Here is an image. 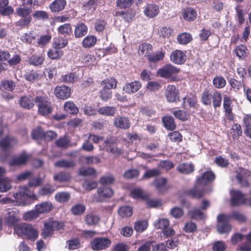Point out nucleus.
I'll list each match as a JSON object with an SVG mask.
<instances>
[{
    "instance_id": "nucleus-59",
    "label": "nucleus",
    "mask_w": 251,
    "mask_h": 251,
    "mask_svg": "<svg viewBox=\"0 0 251 251\" xmlns=\"http://www.w3.org/2000/svg\"><path fill=\"white\" fill-rule=\"evenodd\" d=\"M68 248L70 250H75L79 249L81 246L80 240L78 238H73L66 242Z\"/></svg>"
},
{
    "instance_id": "nucleus-22",
    "label": "nucleus",
    "mask_w": 251,
    "mask_h": 251,
    "mask_svg": "<svg viewBox=\"0 0 251 251\" xmlns=\"http://www.w3.org/2000/svg\"><path fill=\"white\" fill-rule=\"evenodd\" d=\"M152 45L147 43H143L139 46L138 53L140 55L146 57L147 59L150 54L152 53Z\"/></svg>"
},
{
    "instance_id": "nucleus-18",
    "label": "nucleus",
    "mask_w": 251,
    "mask_h": 251,
    "mask_svg": "<svg viewBox=\"0 0 251 251\" xmlns=\"http://www.w3.org/2000/svg\"><path fill=\"white\" fill-rule=\"evenodd\" d=\"M159 13V7L156 4H147L144 8V13L149 18H153L156 17Z\"/></svg>"
},
{
    "instance_id": "nucleus-39",
    "label": "nucleus",
    "mask_w": 251,
    "mask_h": 251,
    "mask_svg": "<svg viewBox=\"0 0 251 251\" xmlns=\"http://www.w3.org/2000/svg\"><path fill=\"white\" fill-rule=\"evenodd\" d=\"M53 228L50 220L45 222L41 235L44 239L51 236L53 234Z\"/></svg>"
},
{
    "instance_id": "nucleus-17",
    "label": "nucleus",
    "mask_w": 251,
    "mask_h": 251,
    "mask_svg": "<svg viewBox=\"0 0 251 251\" xmlns=\"http://www.w3.org/2000/svg\"><path fill=\"white\" fill-rule=\"evenodd\" d=\"M142 87L140 81L135 80L131 82H126L123 88V91L128 94H132L137 92Z\"/></svg>"
},
{
    "instance_id": "nucleus-43",
    "label": "nucleus",
    "mask_w": 251,
    "mask_h": 251,
    "mask_svg": "<svg viewBox=\"0 0 251 251\" xmlns=\"http://www.w3.org/2000/svg\"><path fill=\"white\" fill-rule=\"evenodd\" d=\"M96 60V59L94 55L90 54H85L81 56L80 62L84 66L87 67L95 65Z\"/></svg>"
},
{
    "instance_id": "nucleus-55",
    "label": "nucleus",
    "mask_w": 251,
    "mask_h": 251,
    "mask_svg": "<svg viewBox=\"0 0 251 251\" xmlns=\"http://www.w3.org/2000/svg\"><path fill=\"white\" fill-rule=\"evenodd\" d=\"M133 211L129 206H123L118 209V213L122 218L129 217L132 215Z\"/></svg>"
},
{
    "instance_id": "nucleus-23",
    "label": "nucleus",
    "mask_w": 251,
    "mask_h": 251,
    "mask_svg": "<svg viewBox=\"0 0 251 251\" xmlns=\"http://www.w3.org/2000/svg\"><path fill=\"white\" fill-rule=\"evenodd\" d=\"M100 216L93 212L87 214L84 217V222L88 226H94L98 225L100 221Z\"/></svg>"
},
{
    "instance_id": "nucleus-9",
    "label": "nucleus",
    "mask_w": 251,
    "mask_h": 251,
    "mask_svg": "<svg viewBox=\"0 0 251 251\" xmlns=\"http://www.w3.org/2000/svg\"><path fill=\"white\" fill-rule=\"evenodd\" d=\"M179 72V69L171 64H168L159 69L157 72L158 75L163 78H170L172 75Z\"/></svg>"
},
{
    "instance_id": "nucleus-20",
    "label": "nucleus",
    "mask_w": 251,
    "mask_h": 251,
    "mask_svg": "<svg viewBox=\"0 0 251 251\" xmlns=\"http://www.w3.org/2000/svg\"><path fill=\"white\" fill-rule=\"evenodd\" d=\"M34 100L30 96H23L20 98L18 101L20 106L25 109L32 108L34 106Z\"/></svg>"
},
{
    "instance_id": "nucleus-49",
    "label": "nucleus",
    "mask_w": 251,
    "mask_h": 251,
    "mask_svg": "<svg viewBox=\"0 0 251 251\" xmlns=\"http://www.w3.org/2000/svg\"><path fill=\"white\" fill-rule=\"evenodd\" d=\"M130 196L133 199H141L143 201L148 198V194H145L140 188L133 189L130 192Z\"/></svg>"
},
{
    "instance_id": "nucleus-40",
    "label": "nucleus",
    "mask_w": 251,
    "mask_h": 251,
    "mask_svg": "<svg viewBox=\"0 0 251 251\" xmlns=\"http://www.w3.org/2000/svg\"><path fill=\"white\" fill-rule=\"evenodd\" d=\"M64 109L66 112L72 115H76L79 111L78 108L75 103L71 100L64 103Z\"/></svg>"
},
{
    "instance_id": "nucleus-47",
    "label": "nucleus",
    "mask_w": 251,
    "mask_h": 251,
    "mask_svg": "<svg viewBox=\"0 0 251 251\" xmlns=\"http://www.w3.org/2000/svg\"><path fill=\"white\" fill-rule=\"evenodd\" d=\"M193 39L191 34L188 32H183L177 37L178 43L181 45H186L190 43Z\"/></svg>"
},
{
    "instance_id": "nucleus-32",
    "label": "nucleus",
    "mask_w": 251,
    "mask_h": 251,
    "mask_svg": "<svg viewBox=\"0 0 251 251\" xmlns=\"http://www.w3.org/2000/svg\"><path fill=\"white\" fill-rule=\"evenodd\" d=\"M75 165L76 164L74 160L65 159H60L54 164L55 167L65 169L73 168Z\"/></svg>"
},
{
    "instance_id": "nucleus-48",
    "label": "nucleus",
    "mask_w": 251,
    "mask_h": 251,
    "mask_svg": "<svg viewBox=\"0 0 251 251\" xmlns=\"http://www.w3.org/2000/svg\"><path fill=\"white\" fill-rule=\"evenodd\" d=\"M117 80L115 78L110 77L103 80L101 82V85L103 86V89L110 90L117 87Z\"/></svg>"
},
{
    "instance_id": "nucleus-8",
    "label": "nucleus",
    "mask_w": 251,
    "mask_h": 251,
    "mask_svg": "<svg viewBox=\"0 0 251 251\" xmlns=\"http://www.w3.org/2000/svg\"><path fill=\"white\" fill-rule=\"evenodd\" d=\"M19 213L17 210L8 208L4 217V224L8 226H15L19 221Z\"/></svg>"
},
{
    "instance_id": "nucleus-35",
    "label": "nucleus",
    "mask_w": 251,
    "mask_h": 251,
    "mask_svg": "<svg viewBox=\"0 0 251 251\" xmlns=\"http://www.w3.org/2000/svg\"><path fill=\"white\" fill-rule=\"evenodd\" d=\"M162 123L166 129L173 130L176 128V125L174 118L171 116H166L162 118Z\"/></svg>"
},
{
    "instance_id": "nucleus-26",
    "label": "nucleus",
    "mask_w": 251,
    "mask_h": 251,
    "mask_svg": "<svg viewBox=\"0 0 251 251\" xmlns=\"http://www.w3.org/2000/svg\"><path fill=\"white\" fill-rule=\"evenodd\" d=\"M233 53L240 59H245L249 55L248 50L244 45H240L235 47Z\"/></svg>"
},
{
    "instance_id": "nucleus-4",
    "label": "nucleus",
    "mask_w": 251,
    "mask_h": 251,
    "mask_svg": "<svg viewBox=\"0 0 251 251\" xmlns=\"http://www.w3.org/2000/svg\"><path fill=\"white\" fill-rule=\"evenodd\" d=\"M24 191H19L13 195L15 201L19 205H28L31 203L32 200H37L35 194L33 193H28L29 191L27 186L24 187Z\"/></svg>"
},
{
    "instance_id": "nucleus-33",
    "label": "nucleus",
    "mask_w": 251,
    "mask_h": 251,
    "mask_svg": "<svg viewBox=\"0 0 251 251\" xmlns=\"http://www.w3.org/2000/svg\"><path fill=\"white\" fill-rule=\"evenodd\" d=\"M45 60V56L44 54L37 55L33 54L28 60L29 64L34 66L42 65Z\"/></svg>"
},
{
    "instance_id": "nucleus-37",
    "label": "nucleus",
    "mask_w": 251,
    "mask_h": 251,
    "mask_svg": "<svg viewBox=\"0 0 251 251\" xmlns=\"http://www.w3.org/2000/svg\"><path fill=\"white\" fill-rule=\"evenodd\" d=\"M64 52L60 49H57L52 47L47 52L48 57L51 60H58L63 55Z\"/></svg>"
},
{
    "instance_id": "nucleus-5",
    "label": "nucleus",
    "mask_w": 251,
    "mask_h": 251,
    "mask_svg": "<svg viewBox=\"0 0 251 251\" xmlns=\"http://www.w3.org/2000/svg\"><path fill=\"white\" fill-rule=\"evenodd\" d=\"M230 217L228 215L220 214L217 216V231L220 233H228L231 230V226L229 224Z\"/></svg>"
},
{
    "instance_id": "nucleus-14",
    "label": "nucleus",
    "mask_w": 251,
    "mask_h": 251,
    "mask_svg": "<svg viewBox=\"0 0 251 251\" xmlns=\"http://www.w3.org/2000/svg\"><path fill=\"white\" fill-rule=\"evenodd\" d=\"M201 186H203L202 185H197L196 182L193 188L186 190L184 193L185 195L189 196L192 198L200 199L202 198L205 194V190L203 188H201L200 187Z\"/></svg>"
},
{
    "instance_id": "nucleus-52",
    "label": "nucleus",
    "mask_w": 251,
    "mask_h": 251,
    "mask_svg": "<svg viewBox=\"0 0 251 251\" xmlns=\"http://www.w3.org/2000/svg\"><path fill=\"white\" fill-rule=\"evenodd\" d=\"M212 84L214 88L222 89L226 86V82L223 76L216 75L213 79Z\"/></svg>"
},
{
    "instance_id": "nucleus-53",
    "label": "nucleus",
    "mask_w": 251,
    "mask_h": 251,
    "mask_svg": "<svg viewBox=\"0 0 251 251\" xmlns=\"http://www.w3.org/2000/svg\"><path fill=\"white\" fill-rule=\"evenodd\" d=\"M244 124L245 126V133L251 138V114H246L243 118Z\"/></svg>"
},
{
    "instance_id": "nucleus-57",
    "label": "nucleus",
    "mask_w": 251,
    "mask_h": 251,
    "mask_svg": "<svg viewBox=\"0 0 251 251\" xmlns=\"http://www.w3.org/2000/svg\"><path fill=\"white\" fill-rule=\"evenodd\" d=\"M183 230L188 233H194L197 231V225L192 221H188L185 223Z\"/></svg>"
},
{
    "instance_id": "nucleus-38",
    "label": "nucleus",
    "mask_w": 251,
    "mask_h": 251,
    "mask_svg": "<svg viewBox=\"0 0 251 251\" xmlns=\"http://www.w3.org/2000/svg\"><path fill=\"white\" fill-rule=\"evenodd\" d=\"M183 102L182 106L184 109H187L188 107L190 108H196L197 105V100L195 97H184L183 98Z\"/></svg>"
},
{
    "instance_id": "nucleus-1",
    "label": "nucleus",
    "mask_w": 251,
    "mask_h": 251,
    "mask_svg": "<svg viewBox=\"0 0 251 251\" xmlns=\"http://www.w3.org/2000/svg\"><path fill=\"white\" fill-rule=\"evenodd\" d=\"M14 232L19 236L26 239L35 241L38 236V232L30 224L21 223L14 227Z\"/></svg>"
},
{
    "instance_id": "nucleus-30",
    "label": "nucleus",
    "mask_w": 251,
    "mask_h": 251,
    "mask_svg": "<svg viewBox=\"0 0 251 251\" xmlns=\"http://www.w3.org/2000/svg\"><path fill=\"white\" fill-rule=\"evenodd\" d=\"M66 4V0H55L50 4V8L53 12H59L65 8Z\"/></svg>"
},
{
    "instance_id": "nucleus-62",
    "label": "nucleus",
    "mask_w": 251,
    "mask_h": 251,
    "mask_svg": "<svg viewBox=\"0 0 251 251\" xmlns=\"http://www.w3.org/2000/svg\"><path fill=\"white\" fill-rule=\"evenodd\" d=\"M174 30L170 26H163L159 31V37L163 38H169L171 36Z\"/></svg>"
},
{
    "instance_id": "nucleus-61",
    "label": "nucleus",
    "mask_w": 251,
    "mask_h": 251,
    "mask_svg": "<svg viewBox=\"0 0 251 251\" xmlns=\"http://www.w3.org/2000/svg\"><path fill=\"white\" fill-rule=\"evenodd\" d=\"M55 200L60 203L68 201L70 199V194L67 192H58L55 195Z\"/></svg>"
},
{
    "instance_id": "nucleus-11",
    "label": "nucleus",
    "mask_w": 251,
    "mask_h": 251,
    "mask_svg": "<svg viewBox=\"0 0 251 251\" xmlns=\"http://www.w3.org/2000/svg\"><path fill=\"white\" fill-rule=\"evenodd\" d=\"M167 179L165 177L156 178L152 182L156 190L160 194H165L171 188V186L167 185Z\"/></svg>"
},
{
    "instance_id": "nucleus-3",
    "label": "nucleus",
    "mask_w": 251,
    "mask_h": 251,
    "mask_svg": "<svg viewBox=\"0 0 251 251\" xmlns=\"http://www.w3.org/2000/svg\"><path fill=\"white\" fill-rule=\"evenodd\" d=\"M31 7L25 8L20 6L17 8L16 10V14L22 18L16 22V25L22 27H27L31 22Z\"/></svg>"
},
{
    "instance_id": "nucleus-60",
    "label": "nucleus",
    "mask_w": 251,
    "mask_h": 251,
    "mask_svg": "<svg viewBox=\"0 0 251 251\" xmlns=\"http://www.w3.org/2000/svg\"><path fill=\"white\" fill-rule=\"evenodd\" d=\"M24 76L26 80L33 82L38 78L39 75L37 71L31 70L26 72Z\"/></svg>"
},
{
    "instance_id": "nucleus-10",
    "label": "nucleus",
    "mask_w": 251,
    "mask_h": 251,
    "mask_svg": "<svg viewBox=\"0 0 251 251\" xmlns=\"http://www.w3.org/2000/svg\"><path fill=\"white\" fill-rule=\"evenodd\" d=\"M71 93V88L64 84L60 86H56L54 90V94L55 97L57 99L62 100H65L69 98Z\"/></svg>"
},
{
    "instance_id": "nucleus-34",
    "label": "nucleus",
    "mask_w": 251,
    "mask_h": 251,
    "mask_svg": "<svg viewBox=\"0 0 251 251\" xmlns=\"http://www.w3.org/2000/svg\"><path fill=\"white\" fill-rule=\"evenodd\" d=\"M176 170L181 174L188 175L194 171V165L192 163H183L177 166Z\"/></svg>"
},
{
    "instance_id": "nucleus-21",
    "label": "nucleus",
    "mask_w": 251,
    "mask_h": 251,
    "mask_svg": "<svg viewBox=\"0 0 251 251\" xmlns=\"http://www.w3.org/2000/svg\"><path fill=\"white\" fill-rule=\"evenodd\" d=\"M79 75L76 72H69L61 75L60 80L61 82L68 84H73L77 80Z\"/></svg>"
},
{
    "instance_id": "nucleus-36",
    "label": "nucleus",
    "mask_w": 251,
    "mask_h": 251,
    "mask_svg": "<svg viewBox=\"0 0 251 251\" xmlns=\"http://www.w3.org/2000/svg\"><path fill=\"white\" fill-rule=\"evenodd\" d=\"M98 112L100 114L107 116H114L117 112V108L114 106H105L100 107Z\"/></svg>"
},
{
    "instance_id": "nucleus-29",
    "label": "nucleus",
    "mask_w": 251,
    "mask_h": 251,
    "mask_svg": "<svg viewBox=\"0 0 251 251\" xmlns=\"http://www.w3.org/2000/svg\"><path fill=\"white\" fill-rule=\"evenodd\" d=\"M88 32V27L82 23L76 25L74 30V35L76 38H79L84 36Z\"/></svg>"
},
{
    "instance_id": "nucleus-19",
    "label": "nucleus",
    "mask_w": 251,
    "mask_h": 251,
    "mask_svg": "<svg viewBox=\"0 0 251 251\" xmlns=\"http://www.w3.org/2000/svg\"><path fill=\"white\" fill-rule=\"evenodd\" d=\"M114 125L119 128L127 129L130 126V122L128 118L119 116L114 119Z\"/></svg>"
},
{
    "instance_id": "nucleus-42",
    "label": "nucleus",
    "mask_w": 251,
    "mask_h": 251,
    "mask_svg": "<svg viewBox=\"0 0 251 251\" xmlns=\"http://www.w3.org/2000/svg\"><path fill=\"white\" fill-rule=\"evenodd\" d=\"M165 56V52L161 51H157L153 53H151L147 60L150 63H157L159 61L162 60Z\"/></svg>"
},
{
    "instance_id": "nucleus-7",
    "label": "nucleus",
    "mask_w": 251,
    "mask_h": 251,
    "mask_svg": "<svg viewBox=\"0 0 251 251\" xmlns=\"http://www.w3.org/2000/svg\"><path fill=\"white\" fill-rule=\"evenodd\" d=\"M235 177L242 187H249L250 183L249 177L251 176V172L243 168H239L235 171Z\"/></svg>"
},
{
    "instance_id": "nucleus-64",
    "label": "nucleus",
    "mask_w": 251,
    "mask_h": 251,
    "mask_svg": "<svg viewBox=\"0 0 251 251\" xmlns=\"http://www.w3.org/2000/svg\"><path fill=\"white\" fill-rule=\"evenodd\" d=\"M11 188L10 180L8 178H0V191L4 192Z\"/></svg>"
},
{
    "instance_id": "nucleus-50",
    "label": "nucleus",
    "mask_w": 251,
    "mask_h": 251,
    "mask_svg": "<svg viewBox=\"0 0 251 251\" xmlns=\"http://www.w3.org/2000/svg\"><path fill=\"white\" fill-rule=\"evenodd\" d=\"M71 178V176L70 173L64 172H60L53 176V179L60 182H68Z\"/></svg>"
},
{
    "instance_id": "nucleus-15",
    "label": "nucleus",
    "mask_w": 251,
    "mask_h": 251,
    "mask_svg": "<svg viewBox=\"0 0 251 251\" xmlns=\"http://www.w3.org/2000/svg\"><path fill=\"white\" fill-rule=\"evenodd\" d=\"M216 178L215 175L211 170L205 171L201 176L197 177L196 183L197 185L205 186L208 183L214 181Z\"/></svg>"
},
{
    "instance_id": "nucleus-13",
    "label": "nucleus",
    "mask_w": 251,
    "mask_h": 251,
    "mask_svg": "<svg viewBox=\"0 0 251 251\" xmlns=\"http://www.w3.org/2000/svg\"><path fill=\"white\" fill-rule=\"evenodd\" d=\"M232 100L230 96L224 95L223 98V108L225 112V116L229 121L234 119L232 113Z\"/></svg>"
},
{
    "instance_id": "nucleus-51",
    "label": "nucleus",
    "mask_w": 251,
    "mask_h": 251,
    "mask_svg": "<svg viewBox=\"0 0 251 251\" xmlns=\"http://www.w3.org/2000/svg\"><path fill=\"white\" fill-rule=\"evenodd\" d=\"M97 38L94 35H88L83 40L82 45L84 48H90L93 47L96 43Z\"/></svg>"
},
{
    "instance_id": "nucleus-28",
    "label": "nucleus",
    "mask_w": 251,
    "mask_h": 251,
    "mask_svg": "<svg viewBox=\"0 0 251 251\" xmlns=\"http://www.w3.org/2000/svg\"><path fill=\"white\" fill-rule=\"evenodd\" d=\"M182 15L185 20L191 22L197 18V12L194 8L187 7L182 11Z\"/></svg>"
},
{
    "instance_id": "nucleus-24",
    "label": "nucleus",
    "mask_w": 251,
    "mask_h": 251,
    "mask_svg": "<svg viewBox=\"0 0 251 251\" xmlns=\"http://www.w3.org/2000/svg\"><path fill=\"white\" fill-rule=\"evenodd\" d=\"M35 207L36 211L40 214L50 212L52 210L53 206L51 202L45 201L36 205Z\"/></svg>"
},
{
    "instance_id": "nucleus-2",
    "label": "nucleus",
    "mask_w": 251,
    "mask_h": 251,
    "mask_svg": "<svg viewBox=\"0 0 251 251\" xmlns=\"http://www.w3.org/2000/svg\"><path fill=\"white\" fill-rule=\"evenodd\" d=\"M34 101L38 107V113L41 116H47L52 113L53 107L49 98L45 96H37Z\"/></svg>"
},
{
    "instance_id": "nucleus-25",
    "label": "nucleus",
    "mask_w": 251,
    "mask_h": 251,
    "mask_svg": "<svg viewBox=\"0 0 251 251\" xmlns=\"http://www.w3.org/2000/svg\"><path fill=\"white\" fill-rule=\"evenodd\" d=\"M29 159V156L25 153L20 154L18 156L13 158L9 162L11 166H21L25 164Z\"/></svg>"
},
{
    "instance_id": "nucleus-6",
    "label": "nucleus",
    "mask_w": 251,
    "mask_h": 251,
    "mask_svg": "<svg viewBox=\"0 0 251 251\" xmlns=\"http://www.w3.org/2000/svg\"><path fill=\"white\" fill-rule=\"evenodd\" d=\"M111 244V240L109 238L104 237H96L90 243L91 248L95 251L106 250L110 246Z\"/></svg>"
},
{
    "instance_id": "nucleus-41",
    "label": "nucleus",
    "mask_w": 251,
    "mask_h": 251,
    "mask_svg": "<svg viewBox=\"0 0 251 251\" xmlns=\"http://www.w3.org/2000/svg\"><path fill=\"white\" fill-rule=\"evenodd\" d=\"M57 30L58 33L63 35L64 37L70 36L72 33V26L70 23H66L60 25Z\"/></svg>"
},
{
    "instance_id": "nucleus-56",
    "label": "nucleus",
    "mask_w": 251,
    "mask_h": 251,
    "mask_svg": "<svg viewBox=\"0 0 251 251\" xmlns=\"http://www.w3.org/2000/svg\"><path fill=\"white\" fill-rule=\"evenodd\" d=\"M228 215L230 217V219H233L240 223H245L247 220L246 216L244 214L238 211H233L230 215Z\"/></svg>"
},
{
    "instance_id": "nucleus-44",
    "label": "nucleus",
    "mask_w": 251,
    "mask_h": 251,
    "mask_svg": "<svg viewBox=\"0 0 251 251\" xmlns=\"http://www.w3.org/2000/svg\"><path fill=\"white\" fill-rule=\"evenodd\" d=\"M97 192L99 197L101 198H109L111 197L114 194L112 189L105 187L99 188Z\"/></svg>"
},
{
    "instance_id": "nucleus-63",
    "label": "nucleus",
    "mask_w": 251,
    "mask_h": 251,
    "mask_svg": "<svg viewBox=\"0 0 251 251\" xmlns=\"http://www.w3.org/2000/svg\"><path fill=\"white\" fill-rule=\"evenodd\" d=\"M231 134L233 139H238L242 134V127L238 124H235L231 129Z\"/></svg>"
},
{
    "instance_id": "nucleus-27",
    "label": "nucleus",
    "mask_w": 251,
    "mask_h": 251,
    "mask_svg": "<svg viewBox=\"0 0 251 251\" xmlns=\"http://www.w3.org/2000/svg\"><path fill=\"white\" fill-rule=\"evenodd\" d=\"M68 44V40L66 37H63L62 36H58L53 39L52 47L62 50V49L66 47Z\"/></svg>"
},
{
    "instance_id": "nucleus-31",
    "label": "nucleus",
    "mask_w": 251,
    "mask_h": 251,
    "mask_svg": "<svg viewBox=\"0 0 251 251\" xmlns=\"http://www.w3.org/2000/svg\"><path fill=\"white\" fill-rule=\"evenodd\" d=\"M8 0H0V14L2 15H10L14 10L12 6H8Z\"/></svg>"
},
{
    "instance_id": "nucleus-54",
    "label": "nucleus",
    "mask_w": 251,
    "mask_h": 251,
    "mask_svg": "<svg viewBox=\"0 0 251 251\" xmlns=\"http://www.w3.org/2000/svg\"><path fill=\"white\" fill-rule=\"evenodd\" d=\"M85 206L83 204L78 203L72 206L70 211L75 216H80L85 212Z\"/></svg>"
},
{
    "instance_id": "nucleus-58",
    "label": "nucleus",
    "mask_w": 251,
    "mask_h": 251,
    "mask_svg": "<svg viewBox=\"0 0 251 251\" xmlns=\"http://www.w3.org/2000/svg\"><path fill=\"white\" fill-rule=\"evenodd\" d=\"M191 218L196 220H201L205 218L204 213L200 209H195L189 213Z\"/></svg>"
},
{
    "instance_id": "nucleus-45",
    "label": "nucleus",
    "mask_w": 251,
    "mask_h": 251,
    "mask_svg": "<svg viewBox=\"0 0 251 251\" xmlns=\"http://www.w3.org/2000/svg\"><path fill=\"white\" fill-rule=\"evenodd\" d=\"M213 93L211 94L209 90L205 89L201 96V101L204 105H211L212 104V99Z\"/></svg>"
},
{
    "instance_id": "nucleus-16",
    "label": "nucleus",
    "mask_w": 251,
    "mask_h": 251,
    "mask_svg": "<svg viewBox=\"0 0 251 251\" xmlns=\"http://www.w3.org/2000/svg\"><path fill=\"white\" fill-rule=\"evenodd\" d=\"M166 98L170 102L179 100V92L174 85H168L165 93Z\"/></svg>"
},
{
    "instance_id": "nucleus-46",
    "label": "nucleus",
    "mask_w": 251,
    "mask_h": 251,
    "mask_svg": "<svg viewBox=\"0 0 251 251\" xmlns=\"http://www.w3.org/2000/svg\"><path fill=\"white\" fill-rule=\"evenodd\" d=\"M222 96L220 91L215 90L213 93L212 103L214 109L220 107L222 104Z\"/></svg>"
},
{
    "instance_id": "nucleus-12",
    "label": "nucleus",
    "mask_w": 251,
    "mask_h": 251,
    "mask_svg": "<svg viewBox=\"0 0 251 251\" xmlns=\"http://www.w3.org/2000/svg\"><path fill=\"white\" fill-rule=\"evenodd\" d=\"M172 62L177 65L183 64L187 60V55L185 51L179 50H176L172 52L170 56Z\"/></svg>"
}]
</instances>
